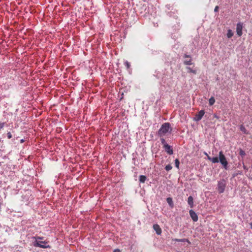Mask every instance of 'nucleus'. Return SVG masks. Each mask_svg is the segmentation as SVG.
Listing matches in <instances>:
<instances>
[{
	"instance_id": "nucleus-1",
	"label": "nucleus",
	"mask_w": 252,
	"mask_h": 252,
	"mask_svg": "<svg viewBox=\"0 0 252 252\" xmlns=\"http://www.w3.org/2000/svg\"><path fill=\"white\" fill-rule=\"evenodd\" d=\"M170 129L171 130L172 129L170 127V125L168 123H165L162 124L158 130V135L160 137H162L164 135H165L168 131Z\"/></svg>"
},
{
	"instance_id": "nucleus-2",
	"label": "nucleus",
	"mask_w": 252,
	"mask_h": 252,
	"mask_svg": "<svg viewBox=\"0 0 252 252\" xmlns=\"http://www.w3.org/2000/svg\"><path fill=\"white\" fill-rule=\"evenodd\" d=\"M219 160L220 162V163L222 164L223 168L225 169H227L228 168V162L226 160V158L225 157V156L223 154L222 151H220L219 152Z\"/></svg>"
},
{
	"instance_id": "nucleus-3",
	"label": "nucleus",
	"mask_w": 252,
	"mask_h": 252,
	"mask_svg": "<svg viewBox=\"0 0 252 252\" xmlns=\"http://www.w3.org/2000/svg\"><path fill=\"white\" fill-rule=\"evenodd\" d=\"M226 187V183L224 180L219 181L218 184V190L220 193L224 192Z\"/></svg>"
},
{
	"instance_id": "nucleus-4",
	"label": "nucleus",
	"mask_w": 252,
	"mask_h": 252,
	"mask_svg": "<svg viewBox=\"0 0 252 252\" xmlns=\"http://www.w3.org/2000/svg\"><path fill=\"white\" fill-rule=\"evenodd\" d=\"M243 27V24L242 23L239 22L237 24L236 32H237V35L239 36H241L242 35Z\"/></svg>"
},
{
	"instance_id": "nucleus-5",
	"label": "nucleus",
	"mask_w": 252,
	"mask_h": 252,
	"mask_svg": "<svg viewBox=\"0 0 252 252\" xmlns=\"http://www.w3.org/2000/svg\"><path fill=\"white\" fill-rule=\"evenodd\" d=\"M205 114V111L204 110H200L197 114H196L193 119V120L195 121H200L203 117Z\"/></svg>"
},
{
	"instance_id": "nucleus-6",
	"label": "nucleus",
	"mask_w": 252,
	"mask_h": 252,
	"mask_svg": "<svg viewBox=\"0 0 252 252\" xmlns=\"http://www.w3.org/2000/svg\"><path fill=\"white\" fill-rule=\"evenodd\" d=\"M46 242L45 241H36L34 244V246L35 247H38L41 248H50V246L49 245L46 246L42 245V244H45Z\"/></svg>"
},
{
	"instance_id": "nucleus-7",
	"label": "nucleus",
	"mask_w": 252,
	"mask_h": 252,
	"mask_svg": "<svg viewBox=\"0 0 252 252\" xmlns=\"http://www.w3.org/2000/svg\"><path fill=\"white\" fill-rule=\"evenodd\" d=\"M190 217L193 221L196 222L198 220V216L196 213L192 210H190L189 212Z\"/></svg>"
},
{
	"instance_id": "nucleus-8",
	"label": "nucleus",
	"mask_w": 252,
	"mask_h": 252,
	"mask_svg": "<svg viewBox=\"0 0 252 252\" xmlns=\"http://www.w3.org/2000/svg\"><path fill=\"white\" fill-rule=\"evenodd\" d=\"M164 149L165 152L169 155H171L173 154V149L168 144L165 145L163 147Z\"/></svg>"
},
{
	"instance_id": "nucleus-9",
	"label": "nucleus",
	"mask_w": 252,
	"mask_h": 252,
	"mask_svg": "<svg viewBox=\"0 0 252 252\" xmlns=\"http://www.w3.org/2000/svg\"><path fill=\"white\" fill-rule=\"evenodd\" d=\"M153 228L156 231V233L158 235H160L161 234L162 230L158 224H154Z\"/></svg>"
},
{
	"instance_id": "nucleus-10",
	"label": "nucleus",
	"mask_w": 252,
	"mask_h": 252,
	"mask_svg": "<svg viewBox=\"0 0 252 252\" xmlns=\"http://www.w3.org/2000/svg\"><path fill=\"white\" fill-rule=\"evenodd\" d=\"M188 203L191 208L193 206V198L191 196H189L188 199Z\"/></svg>"
},
{
	"instance_id": "nucleus-11",
	"label": "nucleus",
	"mask_w": 252,
	"mask_h": 252,
	"mask_svg": "<svg viewBox=\"0 0 252 252\" xmlns=\"http://www.w3.org/2000/svg\"><path fill=\"white\" fill-rule=\"evenodd\" d=\"M174 241L179 242H187L189 244H190V242L188 239H175Z\"/></svg>"
},
{
	"instance_id": "nucleus-12",
	"label": "nucleus",
	"mask_w": 252,
	"mask_h": 252,
	"mask_svg": "<svg viewBox=\"0 0 252 252\" xmlns=\"http://www.w3.org/2000/svg\"><path fill=\"white\" fill-rule=\"evenodd\" d=\"M186 69L189 73H192L194 74H197V70L196 69H193L190 67H187Z\"/></svg>"
},
{
	"instance_id": "nucleus-13",
	"label": "nucleus",
	"mask_w": 252,
	"mask_h": 252,
	"mask_svg": "<svg viewBox=\"0 0 252 252\" xmlns=\"http://www.w3.org/2000/svg\"><path fill=\"white\" fill-rule=\"evenodd\" d=\"M146 180V177L144 175H140L139 176V181L141 183H145Z\"/></svg>"
},
{
	"instance_id": "nucleus-14",
	"label": "nucleus",
	"mask_w": 252,
	"mask_h": 252,
	"mask_svg": "<svg viewBox=\"0 0 252 252\" xmlns=\"http://www.w3.org/2000/svg\"><path fill=\"white\" fill-rule=\"evenodd\" d=\"M215 102V99L214 97L212 96L209 100V104L210 106L213 105Z\"/></svg>"
},
{
	"instance_id": "nucleus-15",
	"label": "nucleus",
	"mask_w": 252,
	"mask_h": 252,
	"mask_svg": "<svg viewBox=\"0 0 252 252\" xmlns=\"http://www.w3.org/2000/svg\"><path fill=\"white\" fill-rule=\"evenodd\" d=\"M166 201L168 203V204L171 207H173V202L172 201V199L170 197H168L167 198Z\"/></svg>"
},
{
	"instance_id": "nucleus-16",
	"label": "nucleus",
	"mask_w": 252,
	"mask_h": 252,
	"mask_svg": "<svg viewBox=\"0 0 252 252\" xmlns=\"http://www.w3.org/2000/svg\"><path fill=\"white\" fill-rule=\"evenodd\" d=\"M233 35V33L231 30L227 31V36L228 38H231Z\"/></svg>"
},
{
	"instance_id": "nucleus-17",
	"label": "nucleus",
	"mask_w": 252,
	"mask_h": 252,
	"mask_svg": "<svg viewBox=\"0 0 252 252\" xmlns=\"http://www.w3.org/2000/svg\"><path fill=\"white\" fill-rule=\"evenodd\" d=\"M240 130L243 132L245 134H248V131L245 126L243 125H241L240 127Z\"/></svg>"
},
{
	"instance_id": "nucleus-18",
	"label": "nucleus",
	"mask_w": 252,
	"mask_h": 252,
	"mask_svg": "<svg viewBox=\"0 0 252 252\" xmlns=\"http://www.w3.org/2000/svg\"><path fill=\"white\" fill-rule=\"evenodd\" d=\"M211 161L214 163H218L219 162V158L217 157L212 158Z\"/></svg>"
},
{
	"instance_id": "nucleus-19",
	"label": "nucleus",
	"mask_w": 252,
	"mask_h": 252,
	"mask_svg": "<svg viewBox=\"0 0 252 252\" xmlns=\"http://www.w3.org/2000/svg\"><path fill=\"white\" fill-rule=\"evenodd\" d=\"M184 63L186 65H191L192 64V61H191V60L190 59L189 60H185L184 62Z\"/></svg>"
},
{
	"instance_id": "nucleus-20",
	"label": "nucleus",
	"mask_w": 252,
	"mask_h": 252,
	"mask_svg": "<svg viewBox=\"0 0 252 252\" xmlns=\"http://www.w3.org/2000/svg\"><path fill=\"white\" fill-rule=\"evenodd\" d=\"M175 166L176 167L179 169V164H180V161L179 160V159L178 158H176L175 160Z\"/></svg>"
},
{
	"instance_id": "nucleus-21",
	"label": "nucleus",
	"mask_w": 252,
	"mask_h": 252,
	"mask_svg": "<svg viewBox=\"0 0 252 252\" xmlns=\"http://www.w3.org/2000/svg\"><path fill=\"white\" fill-rule=\"evenodd\" d=\"M172 168V166L170 164H168L165 166V170L166 171H169Z\"/></svg>"
},
{
	"instance_id": "nucleus-22",
	"label": "nucleus",
	"mask_w": 252,
	"mask_h": 252,
	"mask_svg": "<svg viewBox=\"0 0 252 252\" xmlns=\"http://www.w3.org/2000/svg\"><path fill=\"white\" fill-rule=\"evenodd\" d=\"M239 154L242 157H244L246 155L245 152L242 149H240Z\"/></svg>"
},
{
	"instance_id": "nucleus-23",
	"label": "nucleus",
	"mask_w": 252,
	"mask_h": 252,
	"mask_svg": "<svg viewBox=\"0 0 252 252\" xmlns=\"http://www.w3.org/2000/svg\"><path fill=\"white\" fill-rule=\"evenodd\" d=\"M124 64H125V66H126V67L127 68V69H129L130 68V64L129 63H128L127 61H126Z\"/></svg>"
},
{
	"instance_id": "nucleus-24",
	"label": "nucleus",
	"mask_w": 252,
	"mask_h": 252,
	"mask_svg": "<svg viewBox=\"0 0 252 252\" xmlns=\"http://www.w3.org/2000/svg\"><path fill=\"white\" fill-rule=\"evenodd\" d=\"M161 144L163 145V147L165 146V145H167V144L165 142V140L164 138H161L160 139Z\"/></svg>"
},
{
	"instance_id": "nucleus-25",
	"label": "nucleus",
	"mask_w": 252,
	"mask_h": 252,
	"mask_svg": "<svg viewBox=\"0 0 252 252\" xmlns=\"http://www.w3.org/2000/svg\"><path fill=\"white\" fill-rule=\"evenodd\" d=\"M7 138L8 139H11L12 137V134L10 132H8L7 133Z\"/></svg>"
},
{
	"instance_id": "nucleus-26",
	"label": "nucleus",
	"mask_w": 252,
	"mask_h": 252,
	"mask_svg": "<svg viewBox=\"0 0 252 252\" xmlns=\"http://www.w3.org/2000/svg\"><path fill=\"white\" fill-rule=\"evenodd\" d=\"M4 123H0V131L2 129L4 126Z\"/></svg>"
},
{
	"instance_id": "nucleus-27",
	"label": "nucleus",
	"mask_w": 252,
	"mask_h": 252,
	"mask_svg": "<svg viewBox=\"0 0 252 252\" xmlns=\"http://www.w3.org/2000/svg\"><path fill=\"white\" fill-rule=\"evenodd\" d=\"M219 7L218 6H216L214 9L215 12H218L219 10Z\"/></svg>"
},
{
	"instance_id": "nucleus-28",
	"label": "nucleus",
	"mask_w": 252,
	"mask_h": 252,
	"mask_svg": "<svg viewBox=\"0 0 252 252\" xmlns=\"http://www.w3.org/2000/svg\"><path fill=\"white\" fill-rule=\"evenodd\" d=\"M113 252H121V251L117 249H115Z\"/></svg>"
},
{
	"instance_id": "nucleus-29",
	"label": "nucleus",
	"mask_w": 252,
	"mask_h": 252,
	"mask_svg": "<svg viewBox=\"0 0 252 252\" xmlns=\"http://www.w3.org/2000/svg\"><path fill=\"white\" fill-rule=\"evenodd\" d=\"M184 58H190V56L189 55H188L187 54H185L184 55Z\"/></svg>"
},
{
	"instance_id": "nucleus-30",
	"label": "nucleus",
	"mask_w": 252,
	"mask_h": 252,
	"mask_svg": "<svg viewBox=\"0 0 252 252\" xmlns=\"http://www.w3.org/2000/svg\"><path fill=\"white\" fill-rule=\"evenodd\" d=\"M207 158H208V160L211 161L212 158H211L209 156H207Z\"/></svg>"
},
{
	"instance_id": "nucleus-31",
	"label": "nucleus",
	"mask_w": 252,
	"mask_h": 252,
	"mask_svg": "<svg viewBox=\"0 0 252 252\" xmlns=\"http://www.w3.org/2000/svg\"><path fill=\"white\" fill-rule=\"evenodd\" d=\"M24 141H24V139H21V140H20V142H21V143H23V142H24Z\"/></svg>"
},
{
	"instance_id": "nucleus-32",
	"label": "nucleus",
	"mask_w": 252,
	"mask_h": 252,
	"mask_svg": "<svg viewBox=\"0 0 252 252\" xmlns=\"http://www.w3.org/2000/svg\"><path fill=\"white\" fill-rule=\"evenodd\" d=\"M214 117L217 118H218V117L217 116V115H214Z\"/></svg>"
},
{
	"instance_id": "nucleus-33",
	"label": "nucleus",
	"mask_w": 252,
	"mask_h": 252,
	"mask_svg": "<svg viewBox=\"0 0 252 252\" xmlns=\"http://www.w3.org/2000/svg\"><path fill=\"white\" fill-rule=\"evenodd\" d=\"M205 155H206L207 156H208V154L206 153H205Z\"/></svg>"
},
{
	"instance_id": "nucleus-34",
	"label": "nucleus",
	"mask_w": 252,
	"mask_h": 252,
	"mask_svg": "<svg viewBox=\"0 0 252 252\" xmlns=\"http://www.w3.org/2000/svg\"><path fill=\"white\" fill-rule=\"evenodd\" d=\"M38 239H41V237H38Z\"/></svg>"
},
{
	"instance_id": "nucleus-35",
	"label": "nucleus",
	"mask_w": 252,
	"mask_h": 252,
	"mask_svg": "<svg viewBox=\"0 0 252 252\" xmlns=\"http://www.w3.org/2000/svg\"><path fill=\"white\" fill-rule=\"evenodd\" d=\"M251 228L252 229V224H251Z\"/></svg>"
}]
</instances>
